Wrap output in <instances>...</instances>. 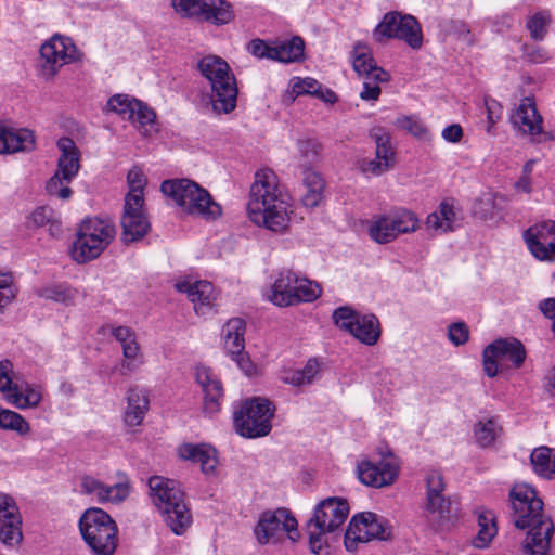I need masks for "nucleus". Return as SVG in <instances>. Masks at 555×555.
I'll list each match as a JSON object with an SVG mask.
<instances>
[{
  "instance_id": "a878e982",
  "label": "nucleus",
  "mask_w": 555,
  "mask_h": 555,
  "mask_svg": "<svg viewBox=\"0 0 555 555\" xmlns=\"http://www.w3.org/2000/svg\"><path fill=\"white\" fill-rule=\"evenodd\" d=\"M180 293H185L194 304L196 313H205L216 299L214 286L208 281L183 280L175 284Z\"/></svg>"
},
{
  "instance_id": "b1692460",
  "label": "nucleus",
  "mask_w": 555,
  "mask_h": 555,
  "mask_svg": "<svg viewBox=\"0 0 555 555\" xmlns=\"http://www.w3.org/2000/svg\"><path fill=\"white\" fill-rule=\"evenodd\" d=\"M178 455L181 460L201 465L206 476H215L218 465L217 451L208 443H183L179 446Z\"/></svg>"
},
{
  "instance_id": "c9c22d12",
  "label": "nucleus",
  "mask_w": 555,
  "mask_h": 555,
  "mask_svg": "<svg viewBox=\"0 0 555 555\" xmlns=\"http://www.w3.org/2000/svg\"><path fill=\"white\" fill-rule=\"evenodd\" d=\"M302 175V184L306 189L301 202L305 207L314 208L323 199L325 182L318 171H307Z\"/></svg>"
},
{
  "instance_id": "dca6fc26",
  "label": "nucleus",
  "mask_w": 555,
  "mask_h": 555,
  "mask_svg": "<svg viewBox=\"0 0 555 555\" xmlns=\"http://www.w3.org/2000/svg\"><path fill=\"white\" fill-rule=\"evenodd\" d=\"M522 236L535 259L545 262L555 261V221L535 223L528 228Z\"/></svg>"
},
{
  "instance_id": "4c0bfd02",
  "label": "nucleus",
  "mask_w": 555,
  "mask_h": 555,
  "mask_svg": "<svg viewBox=\"0 0 555 555\" xmlns=\"http://www.w3.org/2000/svg\"><path fill=\"white\" fill-rule=\"evenodd\" d=\"M387 215L398 236L415 233L421 228V219L417 214L409 208L398 207Z\"/></svg>"
},
{
  "instance_id": "e433bc0d",
  "label": "nucleus",
  "mask_w": 555,
  "mask_h": 555,
  "mask_svg": "<svg viewBox=\"0 0 555 555\" xmlns=\"http://www.w3.org/2000/svg\"><path fill=\"white\" fill-rule=\"evenodd\" d=\"M305 42L295 36L289 40H274V61L294 63L304 59Z\"/></svg>"
},
{
  "instance_id": "8fccbe9b",
  "label": "nucleus",
  "mask_w": 555,
  "mask_h": 555,
  "mask_svg": "<svg viewBox=\"0 0 555 555\" xmlns=\"http://www.w3.org/2000/svg\"><path fill=\"white\" fill-rule=\"evenodd\" d=\"M29 220L38 228L49 225V231L52 235H57L61 232V223L56 220L54 211L49 207L36 208L31 212Z\"/></svg>"
},
{
  "instance_id": "4d7b16f0",
  "label": "nucleus",
  "mask_w": 555,
  "mask_h": 555,
  "mask_svg": "<svg viewBox=\"0 0 555 555\" xmlns=\"http://www.w3.org/2000/svg\"><path fill=\"white\" fill-rule=\"evenodd\" d=\"M204 2L206 0H172V7L182 16L199 18Z\"/></svg>"
},
{
  "instance_id": "603ef678",
  "label": "nucleus",
  "mask_w": 555,
  "mask_h": 555,
  "mask_svg": "<svg viewBox=\"0 0 555 555\" xmlns=\"http://www.w3.org/2000/svg\"><path fill=\"white\" fill-rule=\"evenodd\" d=\"M133 103H137L135 99H131L128 95L116 94L107 101L106 108L109 112L120 115L124 119L130 120L134 112Z\"/></svg>"
},
{
  "instance_id": "864d4df0",
  "label": "nucleus",
  "mask_w": 555,
  "mask_h": 555,
  "mask_svg": "<svg viewBox=\"0 0 555 555\" xmlns=\"http://www.w3.org/2000/svg\"><path fill=\"white\" fill-rule=\"evenodd\" d=\"M73 180L63 179V175L55 172L47 182V192L49 195L60 198L62 201L69 199L73 191L69 188V183Z\"/></svg>"
},
{
  "instance_id": "2eb2a0df",
  "label": "nucleus",
  "mask_w": 555,
  "mask_h": 555,
  "mask_svg": "<svg viewBox=\"0 0 555 555\" xmlns=\"http://www.w3.org/2000/svg\"><path fill=\"white\" fill-rule=\"evenodd\" d=\"M12 375L13 364L9 360L0 361V392L5 401L20 410L37 408L42 400L40 388L13 383Z\"/></svg>"
},
{
  "instance_id": "680f3d73",
  "label": "nucleus",
  "mask_w": 555,
  "mask_h": 555,
  "mask_svg": "<svg viewBox=\"0 0 555 555\" xmlns=\"http://www.w3.org/2000/svg\"><path fill=\"white\" fill-rule=\"evenodd\" d=\"M485 107L487 111V128L486 131L490 134L493 133L494 125L500 119L502 114V107L499 102L493 99H485Z\"/></svg>"
},
{
  "instance_id": "09e8293b",
  "label": "nucleus",
  "mask_w": 555,
  "mask_h": 555,
  "mask_svg": "<svg viewBox=\"0 0 555 555\" xmlns=\"http://www.w3.org/2000/svg\"><path fill=\"white\" fill-rule=\"evenodd\" d=\"M321 295L320 286L296 274V287L294 292V306L300 302H311Z\"/></svg>"
},
{
  "instance_id": "5fc2aeb1",
  "label": "nucleus",
  "mask_w": 555,
  "mask_h": 555,
  "mask_svg": "<svg viewBox=\"0 0 555 555\" xmlns=\"http://www.w3.org/2000/svg\"><path fill=\"white\" fill-rule=\"evenodd\" d=\"M246 50L259 60L267 59L274 61V41L268 42L266 40L255 38L247 43Z\"/></svg>"
},
{
  "instance_id": "1a4fd4ad",
  "label": "nucleus",
  "mask_w": 555,
  "mask_h": 555,
  "mask_svg": "<svg viewBox=\"0 0 555 555\" xmlns=\"http://www.w3.org/2000/svg\"><path fill=\"white\" fill-rule=\"evenodd\" d=\"M274 409L268 399L251 398L244 400L234 411V426L236 431L246 438L267 436L271 428Z\"/></svg>"
},
{
  "instance_id": "39448f33",
  "label": "nucleus",
  "mask_w": 555,
  "mask_h": 555,
  "mask_svg": "<svg viewBox=\"0 0 555 555\" xmlns=\"http://www.w3.org/2000/svg\"><path fill=\"white\" fill-rule=\"evenodd\" d=\"M160 190L189 215L206 220H215L221 215V207L212 199L208 191L191 180L164 181Z\"/></svg>"
},
{
  "instance_id": "473e14b6",
  "label": "nucleus",
  "mask_w": 555,
  "mask_h": 555,
  "mask_svg": "<svg viewBox=\"0 0 555 555\" xmlns=\"http://www.w3.org/2000/svg\"><path fill=\"white\" fill-rule=\"evenodd\" d=\"M321 159V145L313 139H300L297 141V154L295 160L301 173L314 171L315 165Z\"/></svg>"
},
{
  "instance_id": "bf43d9fd",
  "label": "nucleus",
  "mask_w": 555,
  "mask_h": 555,
  "mask_svg": "<svg viewBox=\"0 0 555 555\" xmlns=\"http://www.w3.org/2000/svg\"><path fill=\"white\" fill-rule=\"evenodd\" d=\"M363 89L360 92V98L363 101H376L380 95V82H387L388 80H376L373 77H363Z\"/></svg>"
},
{
  "instance_id": "f704fd0d",
  "label": "nucleus",
  "mask_w": 555,
  "mask_h": 555,
  "mask_svg": "<svg viewBox=\"0 0 555 555\" xmlns=\"http://www.w3.org/2000/svg\"><path fill=\"white\" fill-rule=\"evenodd\" d=\"M199 18L217 25H225L234 18L232 5L225 0H206Z\"/></svg>"
},
{
  "instance_id": "69168bd1",
  "label": "nucleus",
  "mask_w": 555,
  "mask_h": 555,
  "mask_svg": "<svg viewBox=\"0 0 555 555\" xmlns=\"http://www.w3.org/2000/svg\"><path fill=\"white\" fill-rule=\"evenodd\" d=\"M399 122L402 128L406 129L416 138H425L427 134V129L424 124L415 117H403Z\"/></svg>"
},
{
  "instance_id": "4468645a",
  "label": "nucleus",
  "mask_w": 555,
  "mask_h": 555,
  "mask_svg": "<svg viewBox=\"0 0 555 555\" xmlns=\"http://www.w3.org/2000/svg\"><path fill=\"white\" fill-rule=\"evenodd\" d=\"M40 55L41 75L47 79L54 77L62 66L79 60V51L73 40L61 35H55L43 43Z\"/></svg>"
},
{
  "instance_id": "a18cd8bd",
  "label": "nucleus",
  "mask_w": 555,
  "mask_h": 555,
  "mask_svg": "<svg viewBox=\"0 0 555 555\" xmlns=\"http://www.w3.org/2000/svg\"><path fill=\"white\" fill-rule=\"evenodd\" d=\"M10 154L28 153L36 147V137L34 132L27 128H11Z\"/></svg>"
},
{
  "instance_id": "7ed1b4c3",
  "label": "nucleus",
  "mask_w": 555,
  "mask_h": 555,
  "mask_svg": "<svg viewBox=\"0 0 555 555\" xmlns=\"http://www.w3.org/2000/svg\"><path fill=\"white\" fill-rule=\"evenodd\" d=\"M149 495L163 520L177 534H183L192 524V514L180 483L163 476L147 480Z\"/></svg>"
},
{
  "instance_id": "774afa93",
  "label": "nucleus",
  "mask_w": 555,
  "mask_h": 555,
  "mask_svg": "<svg viewBox=\"0 0 555 555\" xmlns=\"http://www.w3.org/2000/svg\"><path fill=\"white\" fill-rule=\"evenodd\" d=\"M541 313L552 321L551 331L555 336V298L550 297L539 302Z\"/></svg>"
},
{
  "instance_id": "20e7f679",
  "label": "nucleus",
  "mask_w": 555,
  "mask_h": 555,
  "mask_svg": "<svg viewBox=\"0 0 555 555\" xmlns=\"http://www.w3.org/2000/svg\"><path fill=\"white\" fill-rule=\"evenodd\" d=\"M197 69L207 80L209 104L217 114H230L236 107L238 88L230 65L221 57L206 55L197 62Z\"/></svg>"
},
{
  "instance_id": "4be33fe9",
  "label": "nucleus",
  "mask_w": 555,
  "mask_h": 555,
  "mask_svg": "<svg viewBox=\"0 0 555 555\" xmlns=\"http://www.w3.org/2000/svg\"><path fill=\"white\" fill-rule=\"evenodd\" d=\"M513 128L522 134L538 135L543 130V119L533 98H524L509 117Z\"/></svg>"
},
{
  "instance_id": "ea45409f",
  "label": "nucleus",
  "mask_w": 555,
  "mask_h": 555,
  "mask_svg": "<svg viewBox=\"0 0 555 555\" xmlns=\"http://www.w3.org/2000/svg\"><path fill=\"white\" fill-rule=\"evenodd\" d=\"M367 232L377 244L391 243L399 237L388 215L375 216L369 223Z\"/></svg>"
},
{
  "instance_id": "0e129e2a",
  "label": "nucleus",
  "mask_w": 555,
  "mask_h": 555,
  "mask_svg": "<svg viewBox=\"0 0 555 555\" xmlns=\"http://www.w3.org/2000/svg\"><path fill=\"white\" fill-rule=\"evenodd\" d=\"M468 327L463 322L453 323L449 326V339L456 346L465 344L468 339Z\"/></svg>"
},
{
  "instance_id": "79ce46f5",
  "label": "nucleus",
  "mask_w": 555,
  "mask_h": 555,
  "mask_svg": "<svg viewBox=\"0 0 555 555\" xmlns=\"http://www.w3.org/2000/svg\"><path fill=\"white\" fill-rule=\"evenodd\" d=\"M478 533L473 543L475 547L483 548L489 545L498 532L494 515L491 512L481 513L478 516Z\"/></svg>"
},
{
  "instance_id": "3c124183",
  "label": "nucleus",
  "mask_w": 555,
  "mask_h": 555,
  "mask_svg": "<svg viewBox=\"0 0 555 555\" xmlns=\"http://www.w3.org/2000/svg\"><path fill=\"white\" fill-rule=\"evenodd\" d=\"M40 294L47 299L62 304H73L78 297V291L65 284L44 287Z\"/></svg>"
},
{
  "instance_id": "5701e85b",
  "label": "nucleus",
  "mask_w": 555,
  "mask_h": 555,
  "mask_svg": "<svg viewBox=\"0 0 555 555\" xmlns=\"http://www.w3.org/2000/svg\"><path fill=\"white\" fill-rule=\"evenodd\" d=\"M195 379L204 392V411L215 414L220 410L223 388L218 376L210 367L198 365L195 369Z\"/></svg>"
},
{
  "instance_id": "6e6552de",
  "label": "nucleus",
  "mask_w": 555,
  "mask_h": 555,
  "mask_svg": "<svg viewBox=\"0 0 555 555\" xmlns=\"http://www.w3.org/2000/svg\"><path fill=\"white\" fill-rule=\"evenodd\" d=\"M254 535L260 545H275L285 540L295 543L300 537L296 518L284 507L262 512L254 527Z\"/></svg>"
},
{
  "instance_id": "a211bd4d",
  "label": "nucleus",
  "mask_w": 555,
  "mask_h": 555,
  "mask_svg": "<svg viewBox=\"0 0 555 555\" xmlns=\"http://www.w3.org/2000/svg\"><path fill=\"white\" fill-rule=\"evenodd\" d=\"M370 137L375 142V158L362 159L359 164L360 170L364 175L380 176L388 171L395 165V151L390 144V135L383 128H373Z\"/></svg>"
},
{
  "instance_id": "6e6d98bb",
  "label": "nucleus",
  "mask_w": 555,
  "mask_h": 555,
  "mask_svg": "<svg viewBox=\"0 0 555 555\" xmlns=\"http://www.w3.org/2000/svg\"><path fill=\"white\" fill-rule=\"evenodd\" d=\"M550 22V14L545 12L534 14L527 23L531 37L535 40H542L546 34V27Z\"/></svg>"
},
{
  "instance_id": "cd10ccee",
  "label": "nucleus",
  "mask_w": 555,
  "mask_h": 555,
  "mask_svg": "<svg viewBox=\"0 0 555 555\" xmlns=\"http://www.w3.org/2000/svg\"><path fill=\"white\" fill-rule=\"evenodd\" d=\"M296 273L291 270L281 271L267 293L270 302L279 307L294 306Z\"/></svg>"
},
{
  "instance_id": "aec40b11",
  "label": "nucleus",
  "mask_w": 555,
  "mask_h": 555,
  "mask_svg": "<svg viewBox=\"0 0 555 555\" xmlns=\"http://www.w3.org/2000/svg\"><path fill=\"white\" fill-rule=\"evenodd\" d=\"M80 487L82 493L92 496L101 504L124 502L130 493L128 481L106 485L93 476L82 477Z\"/></svg>"
},
{
  "instance_id": "338daca9",
  "label": "nucleus",
  "mask_w": 555,
  "mask_h": 555,
  "mask_svg": "<svg viewBox=\"0 0 555 555\" xmlns=\"http://www.w3.org/2000/svg\"><path fill=\"white\" fill-rule=\"evenodd\" d=\"M326 532H321L320 530H310L309 531V544L312 553L315 555H327V551L324 548L323 544V534Z\"/></svg>"
},
{
  "instance_id": "412c9836",
  "label": "nucleus",
  "mask_w": 555,
  "mask_h": 555,
  "mask_svg": "<svg viewBox=\"0 0 555 555\" xmlns=\"http://www.w3.org/2000/svg\"><path fill=\"white\" fill-rule=\"evenodd\" d=\"M120 224L124 243L130 244L142 240L151 229L144 204L134 206L132 203L125 202Z\"/></svg>"
},
{
  "instance_id": "c03bdc74",
  "label": "nucleus",
  "mask_w": 555,
  "mask_h": 555,
  "mask_svg": "<svg viewBox=\"0 0 555 555\" xmlns=\"http://www.w3.org/2000/svg\"><path fill=\"white\" fill-rule=\"evenodd\" d=\"M0 429L26 436L30 433L31 428L23 415L9 409L0 408Z\"/></svg>"
},
{
  "instance_id": "423d86ee",
  "label": "nucleus",
  "mask_w": 555,
  "mask_h": 555,
  "mask_svg": "<svg viewBox=\"0 0 555 555\" xmlns=\"http://www.w3.org/2000/svg\"><path fill=\"white\" fill-rule=\"evenodd\" d=\"M83 541L94 555H114L118 545V527L103 509H87L79 520Z\"/></svg>"
},
{
  "instance_id": "ddd939ff",
  "label": "nucleus",
  "mask_w": 555,
  "mask_h": 555,
  "mask_svg": "<svg viewBox=\"0 0 555 555\" xmlns=\"http://www.w3.org/2000/svg\"><path fill=\"white\" fill-rule=\"evenodd\" d=\"M526 359L524 345L516 338H500L488 345L482 353L483 370L489 377L498 375L505 362L520 367Z\"/></svg>"
},
{
  "instance_id": "f03ea898",
  "label": "nucleus",
  "mask_w": 555,
  "mask_h": 555,
  "mask_svg": "<svg viewBox=\"0 0 555 555\" xmlns=\"http://www.w3.org/2000/svg\"><path fill=\"white\" fill-rule=\"evenodd\" d=\"M512 517L518 529L529 528L521 555H546L554 533V524L543 513V502L533 487L516 483L511 492Z\"/></svg>"
},
{
  "instance_id": "c756f323",
  "label": "nucleus",
  "mask_w": 555,
  "mask_h": 555,
  "mask_svg": "<svg viewBox=\"0 0 555 555\" xmlns=\"http://www.w3.org/2000/svg\"><path fill=\"white\" fill-rule=\"evenodd\" d=\"M456 211L454 205L449 201H442L437 209L430 212L425 219V228L433 234H444L454 230Z\"/></svg>"
},
{
  "instance_id": "0eeeda50",
  "label": "nucleus",
  "mask_w": 555,
  "mask_h": 555,
  "mask_svg": "<svg viewBox=\"0 0 555 555\" xmlns=\"http://www.w3.org/2000/svg\"><path fill=\"white\" fill-rule=\"evenodd\" d=\"M116 235L114 223L108 219L89 218L79 227L72 246V257L78 263L98 258Z\"/></svg>"
},
{
  "instance_id": "a19ab883",
  "label": "nucleus",
  "mask_w": 555,
  "mask_h": 555,
  "mask_svg": "<svg viewBox=\"0 0 555 555\" xmlns=\"http://www.w3.org/2000/svg\"><path fill=\"white\" fill-rule=\"evenodd\" d=\"M534 472L544 478L555 477V449L547 447L535 448L530 455Z\"/></svg>"
},
{
  "instance_id": "9b49d317",
  "label": "nucleus",
  "mask_w": 555,
  "mask_h": 555,
  "mask_svg": "<svg viewBox=\"0 0 555 555\" xmlns=\"http://www.w3.org/2000/svg\"><path fill=\"white\" fill-rule=\"evenodd\" d=\"M391 538L388 521L375 513L365 512L354 515L345 533V547L349 552L357 551L358 543L372 540L385 541Z\"/></svg>"
},
{
  "instance_id": "6ab92c4d",
  "label": "nucleus",
  "mask_w": 555,
  "mask_h": 555,
  "mask_svg": "<svg viewBox=\"0 0 555 555\" xmlns=\"http://www.w3.org/2000/svg\"><path fill=\"white\" fill-rule=\"evenodd\" d=\"M399 475V463L396 459H383L378 463L362 461L358 465V476L362 483L383 488L392 485Z\"/></svg>"
},
{
  "instance_id": "f257e3e1",
  "label": "nucleus",
  "mask_w": 555,
  "mask_h": 555,
  "mask_svg": "<svg viewBox=\"0 0 555 555\" xmlns=\"http://www.w3.org/2000/svg\"><path fill=\"white\" fill-rule=\"evenodd\" d=\"M247 214L249 220L259 228L275 234L288 232L294 206L273 170L264 168L255 173L249 189Z\"/></svg>"
},
{
  "instance_id": "bb28decb",
  "label": "nucleus",
  "mask_w": 555,
  "mask_h": 555,
  "mask_svg": "<svg viewBox=\"0 0 555 555\" xmlns=\"http://www.w3.org/2000/svg\"><path fill=\"white\" fill-rule=\"evenodd\" d=\"M352 66L362 78L373 77L376 80H389L390 78L386 70L377 66L370 48L361 42L356 43L353 47Z\"/></svg>"
},
{
  "instance_id": "49530a36",
  "label": "nucleus",
  "mask_w": 555,
  "mask_h": 555,
  "mask_svg": "<svg viewBox=\"0 0 555 555\" xmlns=\"http://www.w3.org/2000/svg\"><path fill=\"white\" fill-rule=\"evenodd\" d=\"M127 181L129 192L125 197V202L132 203L134 206L144 204L143 191L145 186V178L142 170L137 167L129 170Z\"/></svg>"
},
{
  "instance_id": "e2e57ef3",
  "label": "nucleus",
  "mask_w": 555,
  "mask_h": 555,
  "mask_svg": "<svg viewBox=\"0 0 555 555\" xmlns=\"http://www.w3.org/2000/svg\"><path fill=\"white\" fill-rule=\"evenodd\" d=\"M14 298L12 276L0 272V308L7 306Z\"/></svg>"
},
{
  "instance_id": "72a5a7b5",
  "label": "nucleus",
  "mask_w": 555,
  "mask_h": 555,
  "mask_svg": "<svg viewBox=\"0 0 555 555\" xmlns=\"http://www.w3.org/2000/svg\"><path fill=\"white\" fill-rule=\"evenodd\" d=\"M245 322L241 318L229 320L223 326V347L225 351L232 354H241L245 349Z\"/></svg>"
},
{
  "instance_id": "9d476101",
  "label": "nucleus",
  "mask_w": 555,
  "mask_h": 555,
  "mask_svg": "<svg viewBox=\"0 0 555 555\" xmlns=\"http://www.w3.org/2000/svg\"><path fill=\"white\" fill-rule=\"evenodd\" d=\"M377 41L395 38L404 41L410 48L418 50L423 46L421 24L410 14L397 11L388 12L374 29Z\"/></svg>"
},
{
  "instance_id": "de8ad7c7",
  "label": "nucleus",
  "mask_w": 555,
  "mask_h": 555,
  "mask_svg": "<svg viewBox=\"0 0 555 555\" xmlns=\"http://www.w3.org/2000/svg\"><path fill=\"white\" fill-rule=\"evenodd\" d=\"M501 427L494 418L479 421L475 425L474 435L480 447L491 446L499 436Z\"/></svg>"
},
{
  "instance_id": "393cba45",
  "label": "nucleus",
  "mask_w": 555,
  "mask_h": 555,
  "mask_svg": "<svg viewBox=\"0 0 555 555\" xmlns=\"http://www.w3.org/2000/svg\"><path fill=\"white\" fill-rule=\"evenodd\" d=\"M112 335L122 347L124 360L119 365L120 374L127 375L135 371L142 364V360L134 333L127 326H117L112 328Z\"/></svg>"
},
{
  "instance_id": "37998d69",
  "label": "nucleus",
  "mask_w": 555,
  "mask_h": 555,
  "mask_svg": "<svg viewBox=\"0 0 555 555\" xmlns=\"http://www.w3.org/2000/svg\"><path fill=\"white\" fill-rule=\"evenodd\" d=\"M424 511L429 520L442 521L450 516L451 502L444 495H426Z\"/></svg>"
},
{
  "instance_id": "7c9ffc66",
  "label": "nucleus",
  "mask_w": 555,
  "mask_h": 555,
  "mask_svg": "<svg viewBox=\"0 0 555 555\" xmlns=\"http://www.w3.org/2000/svg\"><path fill=\"white\" fill-rule=\"evenodd\" d=\"M57 149L61 154L57 160V172L63 175V179L73 180L80 168L79 151L75 142L69 138H61L57 141Z\"/></svg>"
},
{
  "instance_id": "052dcab7",
  "label": "nucleus",
  "mask_w": 555,
  "mask_h": 555,
  "mask_svg": "<svg viewBox=\"0 0 555 555\" xmlns=\"http://www.w3.org/2000/svg\"><path fill=\"white\" fill-rule=\"evenodd\" d=\"M426 495H443L446 483L441 474L431 470L426 475Z\"/></svg>"
},
{
  "instance_id": "f8f14e48",
  "label": "nucleus",
  "mask_w": 555,
  "mask_h": 555,
  "mask_svg": "<svg viewBox=\"0 0 555 555\" xmlns=\"http://www.w3.org/2000/svg\"><path fill=\"white\" fill-rule=\"evenodd\" d=\"M335 324L364 345L373 346L380 337V324L372 314H362L350 307H339L333 313Z\"/></svg>"
},
{
  "instance_id": "2f4dec72",
  "label": "nucleus",
  "mask_w": 555,
  "mask_h": 555,
  "mask_svg": "<svg viewBox=\"0 0 555 555\" xmlns=\"http://www.w3.org/2000/svg\"><path fill=\"white\" fill-rule=\"evenodd\" d=\"M288 88L293 100L300 95H313L325 103H334L337 100L335 92L330 89L323 90L321 83L310 77H294L291 79Z\"/></svg>"
},
{
  "instance_id": "f3484780",
  "label": "nucleus",
  "mask_w": 555,
  "mask_h": 555,
  "mask_svg": "<svg viewBox=\"0 0 555 555\" xmlns=\"http://www.w3.org/2000/svg\"><path fill=\"white\" fill-rule=\"evenodd\" d=\"M349 514V504L343 498H327L320 502L313 517L309 520V527L321 532H334L339 529Z\"/></svg>"
},
{
  "instance_id": "58836bf2",
  "label": "nucleus",
  "mask_w": 555,
  "mask_h": 555,
  "mask_svg": "<svg viewBox=\"0 0 555 555\" xmlns=\"http://www.w3.org/2000/svg\"><path fill=\"white\" fill-rule=\"evenodd\" d=\"M22 519L20 514L5 513L0 517V541L8 546L22 542Z\"/></svg>"
},
{
  "instance_id": "c85d7f7f",
  "label": "nucleus",
  "mask_w": 555,
  "mask_h": 555,
  "mask_svg": "<svg viewBox=\"0 0 555 555\" xmlns=\"http://www.w3.org/2000/svg\"><path fill=\"white\" fill-rule=\"evenodd\" d=\"M150 400L147 391L140 387H132L127 392V406L124 421L128 426H139L147 413Z\"/></svg>"
},
{
  "instance_id": "13d9d810",
  "label": "nucleus",
  "mask_w": 555,
  "mask_h": 555,
  "mask_svg": "<svg viewBox=\"0 0 555 555\" xmlns=\"http://www.w3.org/2000/svg\"><path fill=\"white\" fill-rule=\"evenodd\" d=\"M133 114L130 117V121L133 124H138L139 126L145 127L147 125H152L155 120V113L153 109L149 108L142 102L137 100V103H133Z\"/></svg>"
}]
</instances>
